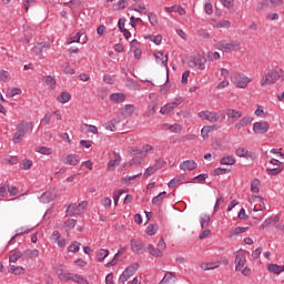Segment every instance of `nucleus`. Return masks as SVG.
Masks as SVG:
<instances>
[{
    "label": "nucleus",
    "mask_w": 284,
    "mask_h": 284,
    "mask_svg": "<svg viewBox=\"0 0 284 284\" xmlns=\"http://www.w3.org/2000/svg\"><path fill=\"white\" fill-rule=\"evenodd\" d=\"M32 128H34L32 122H20L17 125V132L13 134V143H21V141H23V136L28 134V130H32Z\"/></svg>",
    "instance_id": "nucleus-1"
},
{
    "label": "nucleus",
    "mask_w": 284,
    "mask_h": 284,
    "mask_svg": "<svg viewBox=\"0 0 284 284\" xmlns=\"http://www.w3.org/2000/svg\"><path fill=\"white\" fill-rule=\"evenodd\" d=\"M278 79H281V74L278 73V71L271 69L267 71L265 77L262 78L261 85H272L276 83Z\"/></svg>",
    "instance_id": "nucleus-2"
},
{
    "label": "nucleus",
    "mask_w": 284,
    "mask_h": 284,
    "mask_svg": "<svg viewBox=\"0 0 284 284\" xmlns=\"http://www.w3.org/2000/svg\"><path fill=\"white\" fill-rule=\"evenodd\" d=\"M205 63L207 59L201 54H196L190 58L189 68H196L197 70H205Z\"/></svg>",
    "instance_id": "nucleus-3"
},
{
    "label": "nucleus",
    "mask_w": 284,
    "mask_h": 284,
    "mask_svg": "<svg viewBox=\"0 0 284 284\" xmlns=\"http://www.w3.org/2000/svg\"><path fill=\"white\" fill-rule=\"evenodd\" d=\"M136 270H139V263H133L129 267H126L123 273L120 275V283H125L131 276H134L136 273Z\"/></svg>",
    "instance_id": "nucleus-4"
},
{
    "label": "nucleus",
    "mask_w": 284,
    "mask_h": 284,
    "mask_svg": "<svg viewBox=\"0 0 284 284\" xmlns=\"http://www.w3.org/2000/svg\"><path fill=\"white\" fill-rule=\"evenodd\" d=\"M232 81L235 83L236 88H247V84L251 83L252 79L245 77L243 73H234Z\"/></svg>",
    "instance_id": "nucleus-5"
},
{
    "label": "nucleus",
    "mask_w": 284,
    "mask_h": 284,
    "mask_svg": "<svg viewBox=\"0 0 284 284\" xmlns=\"http://www.w3.org/2000/svg\"><path fill=\"white\" fill-rule=\"evenodd\" d=\"M268 131H270V123H267V121L255 122L253 124V132L255 134H267Z\"/></svg>",
    "instance_id": "nucleus-6"
},
{
    "label": "nucleus",
    "mask_w": 284,
    "mask_h": 284,
    "mask_svg": "<svg viewBox=\"0 0 284 284\" xmlns=\"http://www.w3.org/2000/svg\"><path fill=\"white\" fill-rule=\"evenodd\" d=\"M200 119H205V121H210V123H216L219 119H221V115L216 112H210V111H201L199 113Z\"/></svg>",
    "instance_id": "nucleus-7"
},
{
    "label": "nucleus",
    "mask_w": 284,
    "mask_h": 284,
    "mask_svg": "<svg viewBox=\"0 0 284 284\" xmlns=\"http://www.w3.org/2000/svg\"><path fill=\"white\" fill-rule=\"evenodd\" d=\"M245 263H247V258H245V254L243 253V251H240L239 254L235 256L236 272H241V270L245 267Z\"/></svg>",
    "instance_id": "nucleus-8"
},
{
    "label": "nucleus",
    "mask_w": 284,
    "mask_h": 284,
    "mask_svg": "<svg viewBox=\"0 0 284 284\" xmlns=\"http://www.w3.org/2000/svg\"><path fill=\"white\" fill-rule=\"evenodd\" d=\"M54 199H57V189H50L41 195L40 201L41 203H50Z\"/></svg>",
    "instance_id": "nucleus-9"
},
{
    "label": "nucleus",
    "mask_w": 284,
    "mask_h": 284,
    "mask_svg": "<svg viewBox=\"0 0 284 284\" xmlns=\"http://www.w3.org/2000/svg\"><path fill=\"white\" fill-rule=\"evenodd\" d=\"M236 156H241L244 159H251L254 161L256 159V154L254 152L247 151L245 148H240L235 151Z\"/></svg>",
    "instance_id": "nucleus-10"
},
{
    "label": "nucleus",
    "mask_w": 284,
    "mask_h": 284,
    "mask_svg": "<svg viewBox=\"0 0 284 284\" xmlns=\"http://www.w3.org/2000/svg\"><path fill=\"white\" fill-rule=\"evenodd\" d=\"M196 168H199V164H196L194 160H186L180 164V170H184V172H192V170H196Z\"/></svg>",
    "instance_id": "nucleus-11"
},
{
    "label": "nucleus",
    "mask_w": 284,
    "mask_h": 284,
    "mask_svg": "<svg viewBox=\"0 0 284 284\" xmlns=\"http://www.w3.org/2000/svg\"><path fill=\"white\" fill-rule=\"evenodd\" d=\"M81 161V158L77 154H69L63 160L64 165H79V162Z\"/></svg>",
    "instance_id": "nucleus-12"
},
{
    "label": "nucleus",
    "mask_w": 284,
    "mask_h": 284,
    "mask_svg": "<svg viewBox=\"0 0 284 284\" xmlns=\"http://www.w3.org/2000/svg\"><path fill=\"white\" fill-rule=\"evenodd\" d=\"M214 130H219V126L206 125V126L202 128L201 134H202V138L204 139V141H206V139H210V132H214Z\"/></svg>",
    "instance_id": "nucleus-13"
},
{
    "label": "nucleus",
    "mask_w": 284,
    "mask_h": 284,
    "mask_svg": "<svg viewBox=\"0 0 284 284\" xmlns=\"http://www.w3.org/2000/svg\"><path fill=\"white\" fill-rule=\"evenodd\" d=\"M253 201H255V203H258L260 207H254V212H263V210H265V199H263V196L261 195H255L253 197Z\"/></svg>",
    "instance_id": "nucleus-14"
},
{
    "label": "nucleus",
    "mask_w": 284,
    "mask_h": 284,
    "mask_svg": "<svg viewBox=\"0 0 284 284\" xmlns=\"http://www.w3.org/2000/svg\"><path fill=\"white\" fill-rule=\"evenodd\" d=\"M131 250L135 252V254H141L143 251V242L139 240H131Z\"/></svg>",
    "instance_id": "nucleus-15"
},
{
    "label": "nucleus",
    "mask_w": 284,
    "mask_h": 284,
    "mask_svg": "<svg viewBox=\"0 0 284 284\" xmlns=\"http://www.w3.org/2000/svg\"><path fill=\"white\" fill-rule=\"evenodd\" d=\"M278 221H281V217H278V215H275L274 217H268L263 222L261 229L265 230V227H270V225H276Z\"/></svg>",
    "instance_id": "nucleus-16"
},
{
    "label": "nucleus",
    "mask_w": 284,
    "mask_h": 284,
    "mask_svg": "<svg viewBox=\"0 0 284 284\" xmlns=\"http://www.w3.org/2000/svg\"><path fill=\"white\" fill-rule=\"evenodd\" d=\"M254 121V118L252 116H245L242 120L239 121V123L235 124V130H241V128H245L246 125H250Z\"/></svg>",
    "instance_id": "nucleus-17"
},
{
    "label": "nucleus",
    "mask_w": 284,
    "mask_h": 284,
    "mask_svg": "<svg viewBox=\"0 0 284 284\" xmlns=\"http://www.w3.org/2000/svg\"><path fill=\"white\" fill-rule=\"evenodd\" d=\"M226 116H229V119H232L233 121H239V119H241L243 116V113H241V111H236L234 109H229L226 111Z\"/></svg>",
    "instance_id": "nucleus-18"
},
{
    "label": "nucleus",
    "mask_w": 284,
    "mask_h": 284,
    "mask_svg": "<svg viewBox=\"0 0 284 284\" xmlns=\"http://www.w3.org/2000/svg\"><path fill=\"white\" fill-rule=\"evenodd\" d=\"M134 110H136L134 104H126L124 108L120 109V114H122V116H125V114L132 116V114H134Z\"/></svg>",
    "instance_id": "nucleus-19"
},
{
    "label": "nucleus",
    "mask_w": 284,
    "mask_h": 284,
    "mask_svg": "<svg viewBox=\"0 0 284 284\" xmlns=\"http://www.w3.org/2000/svg\"><path fill=\"white\" fill-rule=\"evenodd\" d=\"M267 270L268 272H271V274H281L282 272H284V265L268 264Z\"/></svg>",
    "instance_id": "nucleus-20"
},
{
    "label": "nucleus",
    "mask_w": 284,
    "mask_h": 284,
    "mask_svg": "<svg viewBox=\"0 0 284 284\" xmlns=\"http://www.w3.org/2000/svg\"><path fill=\"white\" fill-rule=\"evenodd\" d=\"M241 43H239L237 41H230L229 43L224 42V52H232L234 50H236V48H240Z\"/></svg>",
    "instance_id": "nucleus-21"
},
{
    "label": "nucleus",
    "mask_w": 284,
    "mask_h": 284,
    "mask_svg": "<svg viewBox=\"0 0 284 284\" xmlns=\"http://www.w3.org/2000/svg\"><path fill=\"white\" fill-rule=\"evenodd\" d=\"M125 99H126V95L124 93H112L110 95V100L113 101V103H123Z\"/></svg>",
    "instance_id": "nucleus-22"
},
{
    "label": "nucleus",
    "mask_w": 284,
    "mask_h": 284,
    "mask_svg": "<svg viewBox=\"0 0 284 284\" xmlns=\"http://www.w3.org/2000/svg\"><path fill=\"white\" fill-rule=\"evenodd\" d=\"M22 254H23V260L37 258L39 256V250L37 248L26 250L24 252H22Z\"/></svg>",
    "instance_id": "nucleus-23"
},
{
    "label": "nucleus",
    "mask_w": 284,
    "mask_h": 284,
    "mask_svg": "<svg viewBox=\"0 0 284 284\" xmlns=\"http://www.w3.org/2000/svg\"><path fill=\"white\" fill-rule=\"evenodd\" d=\"M148 250H149V254H151V256H155V258H162L163 251L155 248L154 245L149 244Z\"/></svg>",
    "instance_id": "nucleus-24"
},
{
    "label": "nucleus",
    "mask_w": 284,
    "mask_h": 284,
    "mask_svg": "<svg viewBox=\"0 0 284 284\" xmlns=\"http://www.w3.org/2000/svg\"><path fill=\"white\" fill-rule=\"evenodd\" d=\"M70 99H72V94H70V92L62 91L61 94L57 98V101L63 104V103H68Z\"/></svg>",
    "instance_id": "nucleus-25"
},
{
    "label": "nucleus",
    "mask_w": 284,
    "mask_h": 284,
    "mask_svg": "<svg viewBox=\"0 0 284 284\" xmlns=\"http://www.w3.org/2000/svg\"><path fill=\"white\" fill-rule=\"evenodd\" d=\"M165 196H168V192L163 191L160 194H158L156 196H154L152 199V204L153 205H161V203H163V200L165 199Z\"/></svg>",
    "instance_id": "nucleus-26"
},
{
    "label": "nucleus",
    "mask_w": 284,
    "mask_h": 284,
    "mask_svg": "<svg viewBox=\"0 0 284 284\" xmlns=\"http://www.w3.org/2000/svg\"><path fill=\"white\" fill-rule=\"evenodd\" d=\"M42 81L47 83L51 88V90H54L57 88V80L52 75H45L42 78Z\"/></svg>",
    "instance_id": "nucleus-27"
},
{
    "label": "nucleus",
    "mask_w": 284,
    "mask_h": 284,
    "mask_svg": "<svg viewBox=\"0 0 284 284\" xmlns=\"http://www.w3.org/2000/svg\"><path fill=\"white\" fill-rule=\"evenodd\" d=\"M10 272H11V274H14L16 276H21V274H26V268H23V266L11 265Z\"/></svg>",
    "instance_id": "nucleus-28"
},
{
    "label": "nucleus",
    "mask_w": 284,
    "mask_h": 284,
    "mask_svg": "<svg viewBox=\"0 0 284 284\" xmlns=\"http://www.w3.org/2000/svg\"><path fill=\"white\" fill-rule=\"evenodd\" d=\"M220 163L221 165H234V163H236V159L232 155L224 156L220 160Z\"/></svg>",
    "instance_id": "nucleus-29"
},
{
    "label": "nucleus",
    "mask_w": 284,
    "mask_h": 284,
    "mask_svg": "<svg viewBox=\"0 0 284 284\" xmlns=\"http://www.w3.org/2000/svg\"><path fill=\"white\" fill-rule=\"evenodd\" d=\"M264 6L266 8H278V6H283V0H265Z\"/></svg>",
    "instance_id": "nucleus-30"
},
{
    "label": "nucleus",
    "mask_w": 284,
    "mask_h": 284,
    "mask_svg": "<svg viewBox=\"0 0 284 284\" xmlns=\"http://www.w3.org/2000/svg\"><path fill=\"white\" fill-rule=\"evenodd\" d=\"M156 61H161L162 65L168 68V54L164 55L163 58V51H159L158 53L154 54Z\"/></svg>",
    "instance_id": "nucleus-31"
},
{
    "label": "nucleus",
    "mask_w": 284,
    "mask_h": 284,
    "mask_svg": "<svg viewBox=\"0 0 284 284\" xmlns=\"http://www.w3.org/2000/svg\"><path fill=\"white\" fill-rule=\"evenodd\" d=\"M110 255V251L105 250V248H101L98 252L97 258L100 263H102V261H105V258H108V256Z\"/></svg>",
    "instance_id": "nucleus-32"
},
{
    "label": "nucleus",
    "mask_w": 284,
    "mask_h": 284,
    "mask_svg": "<svg viewBox=\"0 0 284 284\" xmlns=\"http://www.w3.org/2000/svg\"><path fill=\"white\" fill-rule=\"evenodd\" d=\"M219 265H221V262H211V263L201 264V268L204 271L216 270Z\"/></svg>",
    "instance_id": "nucleus-33"
},
{
    "label": "nucleus",
    "mask_w": 284,
    "mask_h": 284,
    "mask_svg": "<svg viewBox=\"0 0 284 284\" xmlns=\"http://www.w3.org/2000/svg\"><path fill=\"white\" fill-rule=\"evenodd\" d=\"M258 185H261V180L254 179L251 182V192H253L254 194H258V192H261V189H258Z\"/></svg>",
    "instance_id": "nucleus-34"
},
{
    "label": "nucleus",
    "mask_w": 284,
    "mask_h": 284,
    "mask_svg": "<svg viewBox=\"0 0 284 284\" xmlns=\"http://www.w3.org/2000/svg\"><path fill=\"white\" fill-rule=\"evenodd\" d=\"M19 258H23V253L21 251H16L10 255L9 261L11 263H17Z\"/></svg>",
    "instance_id": "nucleus-35"
},
{
    "label": "nucleus",
    "mask_w": 284,
    "mask_h": 284,
    "mask_svg": "<svg viewBox=\"0 0 284 284\" xmlns=\"http://www.w3.org/2000/svg\"><path fill=\"white\" fill-rule=\"evenodd\" d=\"M67 214L69 216H74V214H79V210L77 209V204L71 203L68 205Z\"/></svg>",
    "instance_id": "nucleus-36"
},
{
    "label": "nucleus",
    "mask_w": 284,
    "mask_h": 284,
    "mask_svg": "<svg viewBox=\"0 0 284 284\" xmlns=\"http://www.w3.org/2000/svg\"><path fill=\"white\" fill-rule=\"evenodd\" d=\"M81 247V243L73 241L71 245L68 247V252H72L73 254H77Z\"/></svg>",
    "instance_id": "nucleus-37"
},
{
    "label": "nucleus",
    "mask_w": 284,
    "mask_h": 284,
    "mask_svg": "<svg viewBox=\"0 0 284 284\" xmlns=\"http://www.w3.org/2000/svg\"><path fill=\"white\" fill-rule=\"evenodd\" d=\"M210 221H211L210 215H204L203 217H201L200 220L201 229L205 230V227H210Z\"/></svg>",
    "instance_id": "nucleus-38"
},
{
    "label": "nucleus",
    "mask_w": 284,
    "mask_h": 284,
    "mask_svg": "<svg viewBox=\"0 0 284 284\" xmlns=\"http://www.w3.org/2000/svg\"><path fill=\"white\" fill-rule=\"evenodd\" d=\"M156 230H159V224H150L146 227V234L149 236H154V234H156Z\"/></svg>",
    "instance_id": "nucleus-39"
},
{
    "label": "nucleus",
    "mask_w": 284,
    "mask_h": 284,
    "mask_svg": "<svg viewBox=\"0 0 284 284\" xmlns=\"http://www.w3.org/2000/svg\"><path fill=\"white\" fill-rule=\"evenodd\" d=\"M283 172V168L277 166L274 169H266V173L268 174V176H276V174H281Z\"/></svg>",
    "instance_id": "nucleus-40"
},
{
    "label": "nucleus",
    "mask_w": 284,
    "mask_h": 284,
    "mask_svg": "<svg viewBox=\"0 0 284 284\" xmlns=\"http://www.w3.org/2000/svg\"><path fill=\"white\" fill-rule=\"evenodd\" d=\"M81 37H83V33L78 32L74 37L69 38L67 43H81Z\"/></svg>",
    "instance_id": "nucleus-41"
},
{
    "label": "nucleus",
    "mask_w": 284,
    "mask_h": 284,
    "mask_svg": "<svg viewBox=\"0 0 284 284\" xmlns=\"http://www.w3.org/2000/svg\"><path fill=\"white\" fill-rule=\"evenodd\" d=\"M172 110H174V106H173L172 103L170 102V103L165 104L164 106H162V108L160 109V113H161V114H170V112H172Z\"/></svg>",
    "instance_id": "nucleus-42"
},
{
    "label": "nucleus",
    "mask_w": 284,
    "mask_h": 284,
    "mask_svg": "<svg viewBox=\"0 0 284 284\" xmlns=\"http://www.w3.org/2000/svg\"><path fill=\"white\" fill-rule=\"evenodd\" d=\"M148 14V19L149 22L151 23V26H159V19L156 18V16L153 12H146Z\"/></svg>",
    "instance_id": "nucleus-43"
},
{
    "label": "nucleus",
    "mask_w": 284,
    "mask_h": 284,
    "mask_svg": "<svg viewBox=\"0 0 284 284\" xmlns=\"http://www.w3.org/2000/svg\"><path fill=\"white\" fill-rule=\"evenodd\" d=\"M244 232H247V226L246 227L237 226L230 232V236H237V234H243Z\"/></svg>",
    "instance_id": "nucleus-44"
},
{
    "label": "nucleus",
    "mask_w": 284,
    "mask_h": 284,
    "mask_svg": "<svg viewBox=\"0 0 284 284\" xmlns=\"http://www.w3.org/2000/svg\"><path fill=\"white\" fill-rule=\"evenodd\" d=\"M116 120H111L104 124L105 130H109L110 132H114L116 130Z\"/></svg>",
    "instance_id": "nucleus-45"
},
{
    "label": "nucleus",
    "mask_w": 284,
    "mask_h": 284,
    "mask_svg": "<svg viewBox=\"0 0 284 284\" xmlns=\"http://www.w3.org/2000/svg\"><path fill=\"white\" fill-rule=\"evenodd\" d=\"M62 70L64 72V74H74V69L70 68V63L69 62H64L62 64Z\"/></svg>",
    "instance_id": "nucleus-46"
},
{
    "label": "nucleus",
    "mask_w": 284,
    "mask_h": 284,
    "mask_svg": "<svg viewBox=\"0 0 284 284\" xmlns=\"http://www.w3.org/2000/svg\"><path fill=\"white\" fill-rule=\"evenodd\" d=\"M227 172H230V170L223 169V168H217L213 171V176H221L223 174H227Z\"/></svg>",
    "instance_id": "nucleus-47"
},
{
    "label": "nucleus",
    "mask_w": 284,
    "mask_h": 284,
    "mask_svg": "<svg viewBox=\"0 0 284 284\" xmlns=\"http://www.w3.org/2000/svg\"><path fill=\"white\" fill-rule=\"evenodd\" d=\"M143 162V156H135L133 158L130 162L129 165L130 168H132V165H141V163Z\"/></svg>",
    "instance_id": "nucleus-48"
},
{
    "label": "nucleus",
    "mask_w": 284,
    "mask_h": 284,
    "mask_svg": "<svg viewBox=\"0 0 284 284\" xmlns=\"http://www.w3.org/2000/svg\"><path fill=\"white\" fill-rule=\"evenodd\" d=\"M77 226V220L71 219L64 222V227H68L69 230H74Z\"/></svg>",
    "instance_id": "nucleus-49"
},
{
    "label": "nucleus",
    "mask_w": 284,
    "mask_h": 284,
    "mask_svg": "<svg viewBox=\"0 0 284 284\" xmlns=\"http://www.w3.org/2000/svg\"><path fill=\"white\" fill-rule=\"evenodd\" d=\"M37 53L41 54L43 52V48H50V44L45 42H39L36 47Z\"/></svg>",
    "instance_id": "nucleus-50"
},
{
    "label": "nucleus",
    "mask_w": 284,
    "mask_h": 284,
    "mask_svg": "<svg viewBox=\"0 0 284 284\" xmlns=\"http://www.w3.org/2000/svg\"><path fill=\"white\" fill-rule=\"evenodd\" d=\"M8 79H10V73L6 70L0 71V81H3V83H8Z\"/></svg>",
    "instance_id": "nucleus-51"
},
{
    "label": "nucleus",
    "mask_w": 284,
    "mask_h": 284,
    "mask_svg": "<svg viewBox=\"0 0 284 284\" xmlns=\"http://www.w3.org/2000/svg\"><path fill=\"white\" fill-rule=\"evenodd\" d=\"M131 10L139 12L140 14H148V9H145L143 6L131 7Z\"/></svg>",
    "instance_id": "nucleus-52"
},
{
    "label": "nucleus",
    "mask_w": 284,
    "mask_h": 284,
    "mask_svg": "<svg viewBox=\"0 0 284 284\" xmlns=\"http://www.w3.org/2000/svg\"><path fill=\"white\" fill-rule=\"evenodd\" d=\"M8 97H17V94H21V89L12 88L7 91Z\"/></svg>",
    "instance_id": "nucleus-53"
},
{
    "label": "nucleus",
    "mask_w": 284,
    "mask_h": 284,
    "mask_svg": "<svg viewBox=\"0 0 284 284\" xmlns=\"http://www.w3.org/2000/svg\"><path fill=\"white\" fill-rule=\"evenodd\" d=\"M159 170V168L149 166L144 172V179H148V176H152Z\"/></svg>",
    "instance_id": "nucleus-54"
},
{
    "label": "nucleus",
    "mask_w": 284,
    "mask_h": 284,
    "mask_svg": "<svg viewBox=\"0 0 284 284\" xmlns=\"http://www.w3.org/2000/svg\"><path fill=\"white\" fill-rule=\"evenodd\" d=\"M37 152H40V154H52V149L48 146H38Z\"/></svg>",
    "instance_id": "nucleus-55"
},
{
    "label": "nucleus",
    "mask_w": 284,
    "mask_h": 284,
    "mask_svg": "<svg viewBox=\"0 0 284 284\" xmlns=\"http://www.w3.org/2000/svg\"><path fill=\"white\" fill-rule=\"evenodd\" d=\"M171 278H174V274L168 272V273H165L164 277L161 280V282L159 284H165L169 281H171Z\"/></svg>",
    "instance_id": "nucleus-56"
},
{
    "label": "nucleus",
    "mask_w": 284,
    "mask_h": 284,
    "mask_svg": "<svg viewBox=\"0 0 284 284\" xmlns=\"http://www.w3.org/2000/svg\"><path fill=\"white\" fill-rule=\"evenodd\" d=\"M176 183H181V178H174L169 183L168 186L170 189L176 187Z\"/></svg>",
    "instance_id": "nucleus-57"
},
{
    "label": "nucleus",
    "mask_w": 284,
    "mask_h": 284,
    "mask_svg": "<svg viewBox=\"0 0 284 284\" xmlns=\"http://www.w3.org/2000/svg\"><path fill=\"white\" fill-rule=\"evenodd\" d=\"M87 206H88L87 201H82L81 203H79L78 206H77L78 214H81V212H83V210H85Z\"/></svg>",
    "instance_id": "nucleus-58"
},
{
    "label": "nucleus",
    "mask_w": 284,
    "mask_h": 284,
    "mask_svg": "<svg viewBox=\"0 0 284 284\" xmlns=\"http://www.w3.org/2000/svg\"><path fill=\"white\" fill-rule=\"evenodd\" d=\"M237 219H240L241 221H246V219H250V216H247L245 214V209H241L239 214H237Z\"/></svg>",
    "instance_id": "nucleus-59"
},
{
    "label": "nucleus",
    "mask_w": 284,
    "mask_h": 284,
    "mask_svg": "<svg viewBox=\"0 0 284 284\" xmlns=\"http://www.w3.org/2000/svg\"><path fill=\"white\" fill-rule=\"evenodd\" d=\"M103 207H112V200L110 197H104L102 201H101Z\"/></svg>",
    "instance_id": "nucleus-60"
},
{
    "label": "nucleus",
    "mask_w": 284,
    "mask_h": 284,
    "mask_svg": "<svg viewBox=\"0 0 284 284\" xmlns=\"http://www.w3.org/2000/svg\"><path fill=\"white\" fill-rule=\"evenodd\" d=\"M190 77V70H186L182 74V85H187V78Z\"/></svg>",
    "instance_id": "nucleus-61"
},
{
    "label": "nucleus",
    "mask_w": 284,
    "mask_h": 284,
    "mask_svg": "<svg viewBox=\"0 0 284 284\" xmlns=\"http://www.w3.org/2000/svg\"><path fill=\"white\" fill-rule=\"evenodd\" d=\"M221 1L223 3L224 8H227V9L234 8V0H221Z\"/></svg>",
    "instance_id": "nucleus-62"
},
{
    "label": "nucleus",
    "mask_w": 284,
    "mask_h": 284,
    "mask_svg": "<svg viewBox=\"0 0 284 284\" xmlns=\"http://www.w3.org/2000/svg\"><path fill=\"white\" fill-rule=\"evenodd\" d=\"M105 283H106V284H114V274H113V273H109V274L105 276Z\"/></svg>",
    "instance_id": "nucleus-63"
},
{
    "label": "nucleus",
    "mask_w": 284,
    "mask_h": 284,
    "mask_svg": "<svg viewBox=\"0 0 284 284\" xmlns=\"http://www.w3.org/2000/svg\"><path fill=\"white\" fill-rule=\"evenodd\" d=\"M32 168V160H26L22 164V170H30Z\"/></svg>",
    "instance_id": "nucleus-64"
}]
</instances>
